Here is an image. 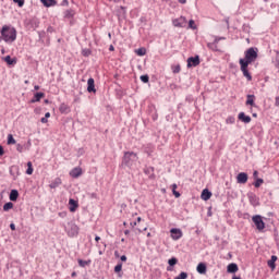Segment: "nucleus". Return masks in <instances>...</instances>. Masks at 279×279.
<instances>
[{"mask_svg":"<svg viewBox=\"0 0 279 279\" xmlns=\"http://www.w3.org/2000/svg\"><path fill=\"white\" fill-rule=\"evenodd\" d=\"M256 58H258V52L254 48H248L245 51V58L240 59V64H252V62H256Z\"/></svg>","mask_w":279,"mask_h":279,"instance_id":"f257e3e1","label":"nucleus"},{"mask_svg":"<svg viewBox=\"0 0 279 279\" xmlns=\"http://www.w3.org/2000/svg\"><path fill=\"white\" fill-rule=\"evenodd\" d=\"M136 160H138V156L136 155V153L125 151L122 159V165H124L125 167H132V165H134Z\"/></svg>","mask_w":279,"mask_h":279,"instance_id":"f03ea898","label":"nucleus"},{"mask_svg":"<svg viewBox=\"0 0 279 279\" xmlns=\"http://www.w3.org/2000/svg\"><path fill=\"white\" fill-rule=\"evenodd\" d=\"M252 221L253 223H255V227L259 232H263L265 230V221H263V216L255 215L252 217Z\"/></svg>","mask_w":279,"mask_h":279,"instance_id":"7ed1b4c3","label":"nucleus"},{"mask_svg":"<svg viewBox=\"0 0 279 279\" xmlns=\"http://www.w3.org/2000/svg\"><path fill=\"white\" fill-rule=\"evenodd\" d=\"M1 36H16V28L12 25H4L0 31Z\"/></svg>","mask_w":279,"mask_h":279,"instance_id":"20e7f679","label":"nucleus"},{"mask_svg":"<svg viewBox=\"0 0 279 279\" xmlns=\"http://www.w3.org/2000/svg\"><path fill=\"white\" fill-rule=\"evenodd\" d=\"M226 40V37H216L213 41L207 43L208 49L211 51H219V41Z\"/></svg>","mask_w":279,"mask_h":279,"instance_id":"39448f33","label":"nucleus"},{"mask_svg":"<svg viewBox=\"0 0 279 279\" xmlns=\"http://www.w3.org/2000/svg\"><path fill=\"white\" fill-rule=\"evenodd\" d=\"M117 16H118L119 21H125L128 19V8L121 5L117 10Z\"/></svg>","mask_w":279,"mask_h":279,"instance_id":"423d86ee","label":"nucleus"},{"mask_svg":"<svg viewBox=\"0 0 279 279\" xmlns=\"http://www.w3.org/2000/svg\"><path fill=\"white\" fill-rule=\"evenodd\" d=\"M241 66V71L244 75V77H246L247 82H252V74H250V70H247V66H250L247 63H240Z\"/></svg>","mask_w":279,"mask_h":279,"instance_id":"0eeeda50","label":"nucleus"},{"mask_svg":"<svg viewBox=\"0 0 279 279\" xmlns=\"http://www.w3.org/2000/svg\"><path fill=\"white\" fill-rule=\"evenodd\" d=\"M192 66H199V56L190 57L187 59V69H191Z\"/></svg>","mask_w":279,"mask_h":279,"instance_id":"6e6552de","label":"nucleus"},{"mask_svg":"<svg viewBox=\"0 0 279 279\" xmlns=\"http://www.w3.org/2000/svg\"><path fill=\"white\" fill-rule=\"evenodd\" d=\"M172 25H174V27H186V17L181 16L179 19L173 20Z\"/></svg>","mask_w":279,"mask_h":279,"instance_id":"1a4fd4ad","label":"nucleus"},{"mask_svg":"<svg viewBox=\"0 0 279 279\" xmlns=\"http://www.w3.org/2000/svg\"><path fill=\"white\" fill-rule=\"evenodd\" d=\"M247 180H248V177H247V173H245V172H240L236 175L238 184H247Z\"/></svg>","mask_w":279,"mask_h":279,"instance_id":"9d476101","label":"nucleus"},{"mask_svg":"<svg viewBox=\"0 0 279 279\" xmlns=\"http://www.w3.org/2000/svg\"><path fill=\"white\" fill-rule=\"evenodd\" d=\"M170 234H171L173 241H178V240L182 239V230H180V229H171Z\"/></svg>","mask_w":279,"mask_h":279,"instance_id":"9b49d317","label":"nucleus"},{"mask_svg":"<svg viewBox=\"0 0 279 279\" xmlns=\"http://www.w3.org/2000/svg\"><path fill=\"white\" fill-rule=\"evenodd\" d=\"M44 8H53L58 5V0H39Z\"/></svg>","mask_w":279,"mask_h":279,"instance_id":"f8f14e48","label":"nucleus"},{"mask_svg":"<svg viewBox=\"0 0 279 279\" xmlns=\"http://www.w3.org/2000/svg\"><path fill=\"white\" fill-rule=\"evenodd\" d=\"M239 121H242V123H252V118L250 116H246L245 112H240L238 114Z\"/></svg>","mask_w":279,"mask_h":279,"instance_id":"ddd939ff","label":"nucleus"},{"mask_svg":"<svg viewBox=\"0 0 279 279\" xmlns=\"http://www.w3.org/2000/svg\"><path fill=\"white\" fill-rule=\"evenodd\" d=\"M87 92L89 93H97V89L95 88V78L90 77L87 81Z\"/></svg>","mask_w":279,"mask_h":279,"instance_id":"4468645a","label":"nucleus"},{"mask_svg":"<svg viewBox=\"0 0 279 279\" xmlns=\"http://www.w3.org/2000/svg\"><path fill=\"white\" fill-rule=\"evenodd\" d=\"M80 228L76 225H71L70 230L68 231L69 236H77Z\"/></svg>","mask_w":279,"mask_h":279,"instance_id":"2eb2a0df","label":"nucleus"},{"mask_svg":"<svg viewBox=\"0 0 279 279\" xmlns=\"http://www.w3.org/2000/svg\"><path fill=\"white\" fill-rule=\"evenodd\" d=\"M210 197H213V192L209 191L208 189L203 190V192L201 194V198L204 199V202H208V199H210Z\"/></svg>","mask_w":279,"mask_h":279,"instance_id":"dca6fc26","label":"nucleus"},{"mask_svg":"<svg viewBox=\"0 0 279 279\" xmlns=\"http://www.w3.org/2000/svg\"><path fill=\"white\" fill-rule=\"evenodd\" d=\"M207 269L208 267L206 266V263H199L196 267L197 274H201L203 276L206 274Z\"/></svg>","mask_w":279,"mask_h":279,"instance_id":"f3484780","label":"nucleus"},{"mask_svg":"<svg viewBox=\"0 0 279 279\" xmlns=\"http://www.w3.org/2000/svg\"><path fill=\"white\" fill-rule=\"evenodd\" d=\"M228 274H236L239 271V265L231 263L227 266Z\"/></svg>","mask_w":279,"mask_h":279,"instance_id":"a211bd4d","label":"nucleus"},{"mask_svg":"<svg viewBox=\"0 0 279 279\" xmlns=\"http://www.w3.org/2000/svg\"><path fill=\"white\" fill-rule=\"evenodd\" d=\"M69 204H70V213H75V210H77V207L80 206V204H77V201L73 198L69 199Z\"/></svg>","mask_w":279,"mask_h":279,"instance_id":"6ab92c4d","label":"nucleus"},{"mask_svg":"<svg viewBox=\"0 0 279 279\" xmlns=\"http://www.w3.org/2000/svg\"><path fill=\"white\" fill-rule=\"evenodd\" d=\"M71 178H80L82 175V168L76 167L70 171Z\"/></svg>","mask_w":279,"mask_h":279,"instance_id":"aec40b11","label":"nucleus"},{"mask_svg":"<svg viewBox=\"0 0 279 279\" xmlns=\"http://www.w3.org/2000/svg\"><path fill=\"white\" fill-rule=\"evenodd\" d=\"M45 97V93L38 92L34 95V98L31 100V104H36V101H40Z\"/></svg>","mask_w":279,"mask_h":279,"instance_id":"412c9836","label":"nucleus"},{"mask_svg":"<svg viewBox=\"0 0 279 279\" xmlns=\"http://www.w3.org/2000/svg\"><path fill=\"white\" fill-rule=\"evenodd\" d=\"M9 199L11 202H16V199H19V191L17 190H11L10 195H9Z\"/></svg>","mask_w":279,"mask_h":279,"instance_id":"4be33fe9","label":"nucleus"},{"mask_svg":"<svg viewBox=\"0 0 279 279\" xmlns=\"http://www.w3.org/2000/svg\"><path fill=\"white\" fill-rule=\"evenodd\" d=\"M64 19H73L75 16V10L73 9H68L63 13Z\"/></svg>","mask_w":279,"mask_h":279,"instance_id":"5701e85b","label":"nucleus"},{"mask_svg":"<svg viewBox=\"0 0 279 279\" xmlns=\"http://www.w3.org/2000/svg\"><path fill=\"white\" fill-rule=\"evenodd\" d=\"M276 260H278V256L276 255H272L268 260V267H270V269H276Z\"/></svg>","mask_w":279,"mask_h":279,"instance_id":"b1692460","label":"nucleus"},{"mask_svg":"<svg viewBox=\"0 0 279 279\" xmlns=\"http://www.w3.org/2000/svg\"><path fill=\"white\" fill-rule=\"evenodd\" d=\"M60 184H62V179L57 178V179H54V180L49 184V186H50L51 189H58V186H60Z\"/></svg>","mask_w":279,"mask_h":279,"instance_id":"393cba45","label":"nucleus"},{"mask_svg":"<svg viewBox=\"0 0 279 279\" xmlns=\"http://www.w3.org/2000/svg\"><path fill=\"white\" fill-rule=\"evenodd\" d=\"M3 60L9 66H14V64H16V59H12L10 56L4 57Z\"/></svg>","mask_w":279,"mask_h":279,"instance_id":"a878e982","label":"nucleus"},{"mask_svg":"<svg viewBox=\"0 0 279 279\" xmlns=\"http://www.w3.org/2000/svg\"><path fill=\"white\" fill-rule=\"evenodd\" d=\"M1 40H4V43H14V40H16V36L0 37V43H1Z\"/></svg>","mask_w":279,"mask_h":279,"instance_id":"bb28decb","label":"nucleus"},{"mask_svg":"<svg viewBox=\"0 0 279 279\" xmlns=\"http://www.w3.org/2000/svg\"><path fill=\"white\" fill-rule=\"evenodd\" d=\"M248 199L253 206H258V198H256L255 194L248 195Z\"/></svg>","mask_w":279,"mask_h":279,"instance_id":"cd10ccee","label":"nucleus"},{"mask_svg":"<svg viewBox=\"0 0 279 279\" xmlns=\"http://www.w3.org/2000/svg\"><path fill=\"white\" fill-rule=\"evenodd\" d=\"M14 208V203L9 202L3 205L4 213H8V210H12Z\"/></svg>","mask_w":279,"mask_h":279,"instance_id":"c85d7f7f","label":"nucleus"},{"mask_svg":"<svg viewBox=\"0 0 279 279\" xmlns=\"http://www.w3.org/2000/svg\"><path fill=\"white\" fill-rule=\"evenodd\" d=\"M246 106H254V99L256 98L254 95H247L246 96Z\"/></svg>","mask_w":279,"mask_h":279,"instance_id":"c756f323","label":"nucleus"},{"mask_svg":"<svg viewBox=\"0 0 279 279\" xmlns=\"http://www.w3.org/2000/svg\"><path fill=\"white\" fill-rule=\"evenodd\" d=\"M8 145H16V140H14V136L12 134L8 135Z\"/></svg>","mask_w":279,"mask_h":279,"instance_id":"7c9ffc66","label":"nucleus"},{"mask_svg":"<svg viewBox=\"0 0 279 279\" xmlns=\"http://www.w3.org/2000/svg\"><path fill=\"white\" fill-rule=\"evenodd\" d=\"M265 180L263 179H255L254 186L255 189H260V184H264Z\"/></svg>","mask_w":279,"mask_h":279,"instance_id":"2f4dec72","label":"nucleus"},{"mask_svg":"<svg viewBox=\"0 0 279 279\" xmlns=\"http://www.w3.org/2000/svg\"><path fill=\"white\" fill-rule=\"evenodd\" d=\"M251 27H250V25H247V24H244L243 26H242V32H243V34H252V32H251Z\"/></svg>","mask_w":279,"mask_h":279,"instance_id":"473e14b6","label":"nucleus"},{"mask_svg":"<svg viewBox=\"0 0 279 279\" xmlns=\"http://www.w3.org/2000/svg\"><path fill=\"white\" fill-rule=\"evenodd\" d=\"M26 173H27V175H32V173H34V168L32 167V161L27 162Z\"/></svg>","mask_w":279,"mask_h":279,"instance_id":"72a5a7b5","label":"nucleus"},{"mask_svg":"<svg viewBox=\"0 0 279 279\" xmlns=\"http://www.w3.org/2000/svg\"><path fill=\"white\" fill-rule=\"evenodd\" d=\"M187 27L190 29H197V25L195 24V20H190L189 24H187Z\"/></svg>","mask_w":279,"mask_h":279,"instance_id":"f704fd0d","label":"nucleus"},{"mask_svg":"<svg viewBox=\"0 0 279 279\" xmlns=\"http://www.w3.org/2000/svg\"><path fill=\"white\" fill-rule=\"evenodd\" d=\"M168 265H170V267H175V265H178V258L172 257L168 260Z\"/></svg>","mask_w":279,"mask_h":279,"instance_id":"c9c22d12","label":"nucleus"},{"mask_svg":"<svg viewBox=\"0 0 279 279\" xmlns=\"http://www.w3.org/2000/svg\"><path fill=\"white\" fill-rule=\"evenodd\" d=\"M141 82H143L144 84H148L149 83V75L144 74L140 77Z\"/></svg>","mask_w":279,"mask_h":279,"instance_id":"e433bc0d","label":"nucleus"},{"mask_svg":"<svg viewBox=\"0 0 279 279\" xmlns=\"http://www.w3.org/2000/svg\"><path fill=\"white\" fill-rule=\"evenodd\" d=\"M123 269V264L122 263H119L116 265L114 267V272L116 274H120V271Z\"/></svg>","mask_w":279,"mask_h":279,"instance_id":"4c0bfd02","label":"nucleus"},{"mask_svg":"<svg viewBox=\"0 0 279 279\" xmlns=\"http://www.w3.org/2000/svg\"><path fill=\"white\" fill-rule=\"evenodd\" d=\"M135 53H137L138 56H145L147 53V50L145 48H140L135 50Z\"/></svg>","mask_w":279,"mask_h":279,"instance_id":"58836bf2","label":"nucleus"},{"mask_svg":"<svg viewBox=\"0 0 279 279\" xmlns=\"http://www.w3.org/2000/svg\"><path fill=\"white\" fill-rule=\"evenodd\" d=\"M80 267H86V265H90V260L78 259Z\"/></svg>","mask_w":279,"mask_h":279,"instance_id":"ea45409f","label":"nucleus"},{"mask_svg":"<svg viewBox=\"0 0 279 279\" xmlns=\"http://www.w3.org/2000/svg\"><path fill=\"white\" fill-rule=\"evenodd\" d=\"M16 150H17L20 154H23V151H25V145H23V144H16Z\"/></svg>","mask_w":279,"mask_h":279,"instance_id":"a19ab883","label":"nucleus"},{"mask_svg":"<svg viewBox=\"0 0 279 279\" xmlns=\"http://www.w3.org/2000/svg\"><path fill=\"white\" fill-rule=\"evenodd\" d=\"M189 278V274H186L185 271H182L178 277H175L174 279H186Z\"/></svg>","mask_w":279,"mask_h":279,"instance_id":"79ce46f5","label":"nucleus"},{"mask_svg":"<svg viewBox=\"0 0 279 279\" xmlns=\"http://www.w3.org/2000/svg\"><path fill=\"white\" fill-rule=\"evenodd\" d=\"M274 64H275L276 69H279V52L276 53Z\"/></svg>","mask_w":279,"mask_h":279,"instance_id":"37998d69","label":"nucleus"},{"mask_svg":"<svg viewBox=\"0 0 279 279\" xmlns=\"http://www.w3.org/2000/svg\"><path fill=\"white\" fill-rule=\"evenodd\" d=\"M13 3H17L20 8H23V5H25V0H13Z\"/></svg>","mask_w":279,"mask_h":279,"instance_id":"c03bdc74","label":"nucleus"},{"mask_svg":"<svg viewBox=\"0 0 279 279\" xmlns=\"http://www.w3.org/2000/svg\"><path fill=\"white\" fill-rule=\"evenodd\" d=\"M234 121H235L234 117H229V118H227L226 123L232 125L234 123Z\"/></svg>","mask_w":279,"mask_h":279,"instance_id":"a18cd8bd","label":"nucleus"},{"mask_svg":"<svg viewBox=\"0 0 279 279\" xmlns=\"http://www.w3.org/2000/svg\"><path fill=\"white\" fill-rule=\"evenodd\" d=\"M83 56H84L85 58H88V56H90V49H84V50H83Z\"/></svg>","mask_w":279,"mask_h":279,"instance_id":"49530a36","label":"nucleus"},{"mask_svg":"<svg viewBox=\"0 0 279 279\" xmlns=\"http://www.w3.org/2000/svg\"><path fill=\"white\" fill-rule=\"evenodd\" d=\"M180 71H181L180 65H175L174 68H172L173 73H180Z\"/></svg>","mask_w":279,"mask_h":279,"instance_id":"de8ad7c7","label":"nucleus"},{"mask_svg":"<svg viewBox=\"0 0 279 279\" xmlns=\"http://www.w3.org/2000/svg\"><path fill=\"white\" fill-rule=\"evenodd\" d=\"M66 110H69V107H66V105H61L60 111L61 112H66Z\"/></svg>","mask_w":279,"mask_h":279,"instance_id":"09e8293b","label":"nucleus"},{"mask_svg":"<svg viewBox=\"0 0 279 279\" xmlns=\"http://www.w3.org/2000/svg\"><path fill=\"white\" fill-rule=\"evenodd\" d=\"M38 20H36V19H33V20H31V25H35V27H38Z\"/></svg>","mask_w":279,"mask_h":279,"instance_id":"8fccbe9b","label":"nucleus"},{"mask_svg":"<svg viewBox=\"0 0 279 279\" xmlns=\"http://www.w3.org/2000/svg\"><path fill=\"white\" fill-rule=\"evenodd\" d=\"M29 147H32V141H27V145H24V149L29 150Z\"/></svg>","mask_w":279,"mask_h":279,"instance_id":"3c124183","label":"nucleus"},{"mask_svg":"<svg viewBox=\"0 0 279 279\" xmlns=\"http://www.w3.org/2000/svg\"><path fill=\"white\" fill-rule=\"evenodd\" d=\"M61 5L62 7H69V0H62Z\"/></svg>","mask_w":279,"mask_h":279,"instance_id":"603ef678","label":"nucleus"},{"mask_svg":"<svg viewBox=\"0 0 279 279\" xmlns=\"http://www.w3.org/2000/svg\"><path fill=\"white\" fill-rule=\"evenodd\" d=\"M253 178H254V180H258V171L257 170H255L253 172Z\"/></svg>","mask_w":279,"mask_h":279,"instance_id":"864d4df0","label":"nucleus"},{"mask_svg":"<svg viewBox=\"0 0 279 279\" xmlns=\"http://www.w3.org/2000/svg\"><path fill=\"white\" fill-rule=\"evenodd\" d=\"M144 172H145V173H151V172H154V168L145 169Z\"/></svg>","mask_w":279,"mask_h":279,"instance_id":"5fc2aeb1","label":"nucleus"},{"mask_svg":"<svg viewBox=\"0 0 279 279\" xmlns=\"http://www.w3.org/2000/svg\"><path fill=\"white\" fill-rule=\"evenodd\" d=\"M120 260H122V263H125V260H128V256L122 255V256L120 257Z\"/></svg>","mask_w":279,"mask_h":279,"instance_id":"6e6d98bb","label":"nucleus"},{"mask_svg":"<svg viewBox=\"0 0 279 279\" xmlns=\"http://www.w3.org/2000/svg\"><path fill=\"white\" fill-rule=\"evenodd\" d=\"M172 193H173L174 197H180V195H181L180 192H178L175 190Z\"/></svg>","mask_w":279,"mask_h":279,"instance_id":"4d7b16f0","label":"nucleus"},{"mask_svg":"<svg viewBox=\"0 0 279 279\" xmlns=\"http://www.w3.org/2000/svg\"><path fill=\"white\" fill-rule=\"evenodd\" d=\"M10 229L13 230V231L16 230V225L11 223V225H10Z\"/></svg>","mask_w":279,"mask_h":279,"instance_id":"13d9d810","label":"nucleus"},{"mask_svg":"<svg viewBox=\"0 0 279 279\" xmlns=\"http://www.w3.org/2000/svg\"><path fill=\"white\" fill-rule=\"evenodd\" d=\"M3 154H5V151L3 150V146L0 145V156H3Z\"/></svg>","mask_w":279,"mask_h":279,"instance_id":"bf43d9fd","label":"nucleus"},{"mask_svg":"<svg viewBox=\"0 0 279 279\" xmlns=\"http://www.w3.org/2000/svg\"><path fill=\"white\" fill-rule=\"evenodd\" d=\"M41 123H47L48 122V120H47V118L46 117H44V118H41Z\"/></svg>","mask_w":279,"mask_h":279,"instance_id":"052dcab7","label":"nucleus"},{"mask_svg":"<svg viewBox=\"0 0 279 279\" xmlns=\"http://www.w3.org/2000/svg\"><path fill=\"white\" fill-rule=\"evenodd\" d=\"M132 228H135V226H137V222L136 221H133L130 223Z\"/></svg>","mask_w":279,"mask_h":279,"instance_id":"680f3d73","label":"nucleus"},{"mask_svg":"<svg viewBox=\"0 0 279 279\" xmlns=\"http://www.w3.org/2000/svg\"><path fill=\"white\" fill-rule=\"evenodd\" d=\"M175 189H178V184H172V192L175 191Z\"/></svg>","mask_w":279,"mask_h":279,"instance_id":"e2e57ef3","label":"nucleus"},{"mask_svg":"<svg viewBox=\"0 0 279 279\" xmlns=\"http://www.w3.org/2000/svg\"><path fill=\"white\" fill-rule=\"evenodd\" d=\"M275 105L279 106V96L276 98Z\"/></svg>","mask_w":279,"mask_h":279,"instance_id":"0e129e2a","label":"nucleus"},{"mask_svg":"<svg viewBox=\"0 0 279 279\" xmlns=\"http://www.w3.org/2000/svg\"><path fill=\"white\" fill-rule=\"evenodd\" d=\"M179 3H181L182 5H184V3H186V0H178Z\"/></svg>","mask_w":279,"mask_h":279,"instance_id":"69168bd1","label":"nucleus"},{"mask_svg":"<svg viewBox=\"0 0 279 279\" xmlns=\"http://www.w3.org/2000/svg\"><path fill=\"white\" fill-rule=\"evenodd\" d=\"M109 51H114V46L111 45V46L109 47Z\"/></svg>","mask_w":279,"mask_h":279,"instance_id":"338daca9","label":"nucleus"},{"mask_svg":"<svg viewBox=\"0 0 279 279\" xmlns=\"http://www.w3.org/2000/svg\"><path fill=\"white\" fill-rule=\"evenodd\" d=\"M232 279H241L239 276H233Z\"/></svg>","mask_w":279,"mask_h":279,"instance_id":"774afa93","label":"nucleus"}]
</instances>
